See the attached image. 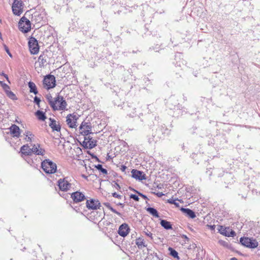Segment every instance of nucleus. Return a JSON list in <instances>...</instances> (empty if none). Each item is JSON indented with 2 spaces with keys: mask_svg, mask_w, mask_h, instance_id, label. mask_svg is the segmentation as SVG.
<instances>
[{
  "mask_svg": "<svg viewBox=\"0 0 260 260\" xmlns=\"http://www.w3.org/2000/svg\"><path fill=\"white\" fill-rule=\"evenodd\" d=\"M145 233H146V235L147 236H148V237H150L151 239H152V234L151 233H150V232H146Z\"/></svg>",
  "mask_w": 260,
  "mask_h": 260,
  "instance_id": "c03bdc74",
  "label": "nucleus"
},
{
  "mask_svg": "<svg viewBox=\"0 0 260 260\" xmlns=\"http://www.w3.org/2000/svg\"><path fill=\"white\" fill-rule=\"evenodd\" d=\"M38 62L40 67H44L47 63V56L43 54L41 55L38 59Z\"/></svg>",
  "mask_w": 260,
  "mask_h": 260,
  "instance_id": "4be33fe9",
  "label": "nucleus"
},
{
  "mask_svg": "<svg viewBox=\"0 0 260 260\" xmlns=\"http://www.w3.org/2000/svg\"><path fill=\"white\" fill-rule=\"evenodd\" d=\"M109 209L113 213L117 214L119 216H120L121 215V214L118 212V211H117L116 210H115L114 209H113L112 207H111V206H108Z\"/></svg>",
  "mask_w": 260,
  "mask_h": 260,
  "instance_id": "4c0bfd02",
  "label": "nucleus"
},
{
  "mask_svg": "<svg viewBox=\"0 0 260 260\" xmlns=\"http://www.w3.org/2000/svg\"><path fill=\"white\" fill-rule=\"evenodd\" d=\"M181 211L188 217L191 218H194L196 217V214L194 212L188 208H181Z\"/></svg>",
  "mask_w": 260,
  "mask_h": 260,
  "instance_id": "aec40b11",
  "label": "nucleus"
},
{
  "mask_svg": "<svg viewBox=\"0 0 260 260\" xmlns=\"http://www.w3.org/2000/svg\"><path fill=\"white\" fill-rule=\"evenodd\" d=\"M71 197L74 203L80 202L85 199V195L82 192L78 191L72 193Z\"/></svg>",
  "mask_w": 260,
  "mask_h": 260,
  "instance_id": "f8f14e48",
  "label": "nucleus"
},
{
  "mask_svg": "<svg viewBox=\"0 0 260 260\" xmlns=\"http://www.w3.org/2000/svg\"><path fill=\"white\" fill-rule=\"evenodd\" d=\"M240 241L245 247L255 248L258 246V243L255 239L248 237L241 238Z\"/></svg>",
  "mask_w": 260,
  "mask_h": 260,
  "instance_id": "20e7f679",
  "label": "nucleus"
},
{
  "mask_svg": "<svg viewBox=\"0 0 260 260\" xmlns=\"http://www.w3.org/2000/svg\"><path fill=\"white\" fill-rule=\"evenodd\" d=\"M49 120L50 122L49 124V125L52 128L53 131H57L60 132L61 129L60 125L59 122H57L55 120L50 118Z\"/></svg>",
  "mask_w": 260,
  "mask_h": 260,
  "instance_id": "f3484780",
  "label": "nucleus"
},
{
  "mask_svg": "<svg viewBox=\"0 0 260 260\" xmlns=\"http://www.w3.org/2000/svg\"><path fill=\"white\" fill-rule=\"evenodd\" d=\"M3 75L4 76V77L9 81L8 76L7 75L5 74H3Z\"/></svg>",
  "mask_w": 260,
  "mask_h": 260,
  "instance_id": "de8ad7c7",
  "label": "nucleus"
},
{
  "mask_svg": "<svg viewBox=\"0 0 260 260\" xmlns=\"http://www.w3.org/2000/svg\"><path fill=\"white\" fill-rule=\"evenodd\" d=\"M109 209L113 213L117 214L119 216H120L121 215V214L118 212V211H117L116 210H115L114 209H113L112 207H111V206H108Z\"/></svg>",
  "mask_w": 260,
  "mask_h": 260,
  "instance_id": "e433bc0d",
  "label": "nucleus"
},
{
  "mask_svg": "<svg viewBox=\"0 0 260 260\" xmlns=\"http://www.w3.org/2000/svg\"><path fill=\"white\" fill-rule=\"evenodd\" d=\"M46 99L47 100L50 106L51 107L52 105V103H53L54 102V99L52 98V96L50 94H48L46 95Z\"/></svg>",
  "mask_w": 260,
  "mask_h": 260,
  "instance_id": "473e14b6",
  "label": "nucleus"
},
{
  "mask_svg": "<svg viewBox=\"0 0 260 260\" xmlns=\"http://www.w3.org/2000/svg\"><path fill=\"white\" fill-rule=\"evenodd\" d=\"M0 38H2V34L0 32Z\"/></svg>",
  "mask_w": 260,
  "mask_h": 260,
  "instance_id": "3c124183",
  "label": "nucleus"
},
{
  "mask_svg": "<svg viewBox=\"0 0 260 260\" xmlns=\"http://www.w3.org/2000/svg\"><path fill=\"white\" fill-rule=\"evenodd\" d=\"M137 193L140 196H141L143 198H144V199H147V197L145 196V195H144L142 193L138 192V191H137Z\"/></svg>",
  "mask_w": 260,
  "mask_h": 260,
  "instance_id": "37998d69",
  "label": "nucleus"
},
{
  "mask_svg": "<svg viewBox=\"0 0 260 260\" xmlns=\"http://www.w3.org/2000/svg\"><path fill=\"white\" fill-rule=\"evenodd\" d=\"M183 237L185 239L188 240V238L186 235H183Z\"/></svg>",
  "mask_w": 260,
  "mask_h": 260,
  "instance_id": "8fccbe9b",
  "label": "nucleus"
},
{
  "mask_svg": "<svg viewBox=\"0 0 260 260\" xmlns=\"http://www.w3.org/2000/svg\"><path fill=\"white\" fill-rule=\"evenodd\" d=\"M160 225L166 230H170L172 229L171 223L166 220H161L160 221Z\"/></svg>",
  "mask_w": 260,
  "mask_h": 260,
  "instance_id": "b1692460",
  "label": "nucleus"
},
{
  "mask_svg": "<svg viewBox=\"0 0 260 260\" xmlns=\"http://www.w3.org/2000/svg\"><path fill=\"white\" fill-rule=\"evenodd\" d=\"M51 107L53 110H66L67 103L62 96L58 95L54 99L53 103H52Z\"/></svg>",
  "mask_w": 260,
  "mask_h": 260,
  "instance_id": "f257e3e1",
  "label": "nucleus"
},
{
  "mask_svg": "<svg viewBox=\"0 0 260 260\" xmlns=\"http://www.w3.org/2000/svg\"><path fill=\"white\" fill-rule=\"evenodd\" d=\"M130 198L134 199L136 201H139V198L138 196L136 194H132L130 195Z\"/></svg>",
  "mask_w": 260,
  "mask_h": 260,
  "instance_id": "f704fd0d",
  "label": "nucleus"
},
{
  "mask_svg": "<svg viewBox=\"0 0 260 260\" xmlns=\"http://www.w3.org/2000/svg\"><path fill=\"white\" fill-rule=\"evenodd\" d=\"M10 131L11 134L13 135V136L14 137H16L17 138L19 137L20 135V129L17 125H16L15 124H13L10 127Z\"/></svg>",
  "mask_w": 260,
  "mask_h": 260,
  "instance_id": "6ab92c4d",
  "label": "nucleus"
},
{
  "mask_svg": "<svg viewBox=\"0 0 260 260\" xmlns=\"http://www.w3.org/2000/svg\"><path fill=\"white\" fill-rule=\"evenodd\" d=\"M23 4L21 0H14L12 5V12L15 15L19 16L23 12Z\"/></svg>",
  "mask_w": 260,
  "mask_h": 260,
  "instance_id": "423d86ee",
  "label": "nucleus"
},
{
  "mask_svg": "<svg viewBox=\"0 0 260 260\" xmlns=\"http://www.w3.org/2000/svg\"><path fill=\"white\" fill-rule=\"evenodd\" d=\"M132 174L134 178L139 180H143L146 179L145 175L143 174V172L137 170H133L132 171Z\"/></svg>",
  "mask_w": 260,
  "mask_h": 260,
  "instance_id": "a211bd4d",
  "label": "nucleus"
},
{
  "mask_svg": "<svg viewBox=\"0 0 260 260\" xmlns=\"http://www.w3.org/2000/svg\"><path fill=\"white\" fill-rule=\"evenodd\" d=\"M36 115L39 120L44 121L46 118L45 113L40 110L36 112Z\"/></svg>",
  "mask_w": 260,
  "mask_h": 260,
  "instance_id": "cd10ccee",
  "label": "nucleus"
},
{
  "mask_svg": "<svg viewBox=\"0 0 260 260\" xmlns=\"http://www.w3.org/2000/svg\"><path fill=\"white\" fill-rule=\"evenodd\" d=\"M218 243H219L220 245H221L224 247H228V243L226 242V241H224L223 240H219L218 241Z\"/></svg>",
  "mask_w": 260,
  "mask_h": 260,
  "instance_id": "72a5a7b5",
  "label": "nucleus"
},
{
  "mask_svg": "<svg viewBox=\"0 0 260 260\" xmlns=\"http://www.w3.org/2000/svg\"><path fill=\"white\" fill-rule=\"evenodd\" d=\"M136 244L139 248L145 247L146 245L145 244L144 240L142 238H139L136 239Z\"/></svg>",
  "mask_w": 260,
  "mask_h": 260,
  "instance_id": "393cba45",
  "label": "nucleus"
},
{
  "mask_svg": "<svg viewBox=\"0 0 260 260\" xmlns=\"http://www.w3.org/2000/svg\"><path fill=\"white\" fill-rule=\"evenodd\" d=\"M41 166L44 171L47 174H53L56 171V164L49 159L44 160L42 162Z\"/></svg>",
  "mask_w": 260,
  "mask_h": 260,
  "instance_id": "f03ea898",
  "label": "nucleus"
},
{
  "mask_svg": "<svg viewBox=\"0 0 260 260\" xmlns=\"http://www.w3.org/2000/svg\"><path fill=\"white\" fill-rule=\"evenodd\" d=\"M126 169V167L125 166H121V170L122 171V172H124L125 171Z\"/></svg>",
  "mask_w": 260,
  "mask_h": 260,
  "instance_id": "a18cd8bd",
  "label": "nucleus"
},
{
  "mask_svg": "<svg viewBox=\"0 0 260 260\" xmlns=\"http://www.w3.org/2000/svg\"><path fill=\"white\" fill-rule=\"evenodd\" d=\"M219 231L220 234L227 237H234L236 235L235 232L229 228L221 226Z\"/></svg>",
  "mask_w": 260,
  "mask_h": 260,
  "instance_id": "dca6fc26",
  "label": "nucleus"
},
{
  "mask_svg": "<svg viewBox=\"0 0 260 260\" xmlns=\"http://www.w3.org/2000/svg\"><path fill=\"white\" fill-rule=\"evenodd\" d=\"M24 135L25 136L24 139L27 142H31L34 138V135L32 133L28 131H26L24 133Z\"/></svg>",
  "mask_w": 260,
  "mask_h": 260,
  "instance_id": "5701e85b",
  "label": "nucleus"
},
{
  "mask_svg": "<svg viewBox=\"0 0 260 260\" xmlns=\"http://www.w3.org/2000/svg\"><path fill=\"white\" fill-rule=\"evenodd\" d=\"M28 87L30 89V90H29L30 92L34 93L35 94L38 93V91H37L36 86L34 82H28Z\"/></svg>",
  "mask_w": 260,
  "mask_h": 260,
  "instance_id": "a878e982",
  "label": "nucleus"
},
{
  "mask_svg": "<svg viewBox=\"0 0 260 260\" xmlns=\"http://www.w3.org/2000/svg\"><path fill=\"white\" fill-rule=\"evenodd\" d=\"M79 131L80 134L85 137L92 134L91 123L90 122L83 121L79 126Z\"/></svg>",
  "mask_w": 260,
  "mask_h": 260,
  "instance_id": "7ed1b4c3",
  "label": "nucleus"
},
{
  "mask_svg": "<svg viewBox=\"0 0 260 260\" xmlns=\"http://www.w3.org/2000/svg\"><path fill=\"white\" fill-rule=\"evenodd\" d=\"M34 102L37 104L39 105L40 102H41V100L39 98H38L37 96H35L34 98Z\"/></svg>",
  "mask_w": 260,
  "mask_h": 260,
  "instance_id": "ea45409f",
  "label": "nucleus"
},
{
  "mask_svg": "<svg viewBox=\"0 0 260 260\" xmlns=\"http://www.w3.org/2000/svg\"><path fill=\"white\" fill-rule=\"evenodd\" d=\"M146 210L153 216L155 217H159L158 213L155 209L152 207H148V208H147Z\"/></svg>",
  "mask_w": 260,
  "mask_h": 260,
  "instance_id": "bb28decb",
  "label": "nucleus"
},
{
  "mask_svg": "<svg viewBox=\"0 0 260 260\" xmlns=\"http://www.w3.org/2000/svg\"><path fill=\"white\" fill-rule=\"evenodd\" d=\"M57 183L59 189L63 191H67L72 187V184L69 182L68 177L59 179Z\"/></svg>",
  "mask_w": 260,
  "mask_h": 260,
  "instance_id": "0eeeda50",
  "label": "nucleus"
},
{
  "mask_svg": "<svg viewBox=\"0 0 260 260\" xmlns=\"http://www.w3.org/2000/svg\"><path fill=\"white\" fill-rule=\"evenodd\" d=\"M20 151L23 154L25 155H30L31 148L28 144L23 145L21 147Z\"/></svg>",
  "mask_w": 260,
  "mask_h": 260,
  "instance_id": "412c9836",
  "label": "nucleus"
},
{
  "mask_svg": "<svg viewBox=\"0 0 260 260\" xmlns=\"http://www.w3.org/2000/svg\"><path fill=\"white\" fill-rule=\"evenodd\" d=\"M109 209L113 213L117 214L119 216H120L121 215V214L118 212V211H117L116 210H115L114 209H113L112 207H111V206H108Z\"/></svg>",
  "mask_w": 260,
  "mask_h": 260,
  "instance_id": "c9c22d12",
  "label": "nucleus"
},
{
  "mask_svg": "<svg viewBox=\"0 0 260 260\" xmlns=\"http://www.w3.org/2000/svg\"><path fill=\"white\" fill-rule=\"evenodd\" d=\"M5 50L7 52V53L8 54V55L11 57H12V55L11 54V53H10V52L9 51V50L8 49V48L5 46Z\"/></svg>",
  "mask_w": 260,
  "mask_h": 260,
  "instance_id": "79ce46f5",
  "label": "nucleus"
},
{
  "mask_svg": "<svg viewBox=\"0 0 260 260\" xmlns=\"http://www.w3.org/2000/svg\"><path fill=\"white\" fill-rule=\"evenodd\" d=\"M129 232V228L127 224L123 223L119 228L118 234L120 236L125 237Z\"/></svg>",
  "mask_w": 260,
  "mask_h": 260,
  "instance_id": "2eb2a0df",
  "label": "nucleus"
},
{
  "mask_svg": "<svg viewBox=\"0 0 260 260\" xmlns=\"http://www.w3.org/2000/svg\"><path fill=\"white\" fill-rule=\"evenodd\" d=\"M55 78L53 75L46 76L43 80L44 87L49 89L53 88L55 86Z\"/></svg>",
  "mask_w": 260,
  "mask_h": 260,
  "instance_id": "6e6552de",
  "label": "nucleus"
},
{
  "mask_svg": "<svg viewBox=\"0 0 260 260\" xmlns=\"http://www.w3.org/2000/svg\"><path fill=\"white\" fill-rule=\"evenodd\" d=\"M96 145V141L92 138L90 137V136H85L84 137V140L83 142V146L88 149H92L94 148Z\"/></svg>",
  "mask_w": 260,
  "mask_h": 260,
  "instance_id": "9d476101",
  "label": "nucleus"
},
{
  "mask_svg": "<svg viewBox=\"0 0 260 260\" xmlns=\"http://www.w3.org/2000/svg\"><path fill=\"white\" fill-rule=\"evenodd\" d=\"M45 153L44 149L41 148L40 145L39 144H34L31 148L30 155L32 153L36 155H43Z\"/></svg>",
  "mask_w": 260,
  "mask_h": 260,
  "instance_id": "ddd939ff",
  "label": "nucleus"
},
{
  "mask_svg": "<svg viewBox=\"0 0 260 260\" xmlns=\"http://www.w3.org/2000/svg\"><path fill=\"white\" fill-rule=\"evenodd\" d=\"M0 84L3 87V89L5 90V92H7L10 90V87L6 83L3 82L2 81H0Z\"/></svg>",
  "mask_w": 260,
  "mask_h": 260,
  "instance_id": "2f4dec72",
  "label": "nucleus"
},
{
  "mask_svg": "<svg viewBox=\"0 0 260 260\" xmlns=\"http://www.w3.org/2000/svg\"><path fill=\"white\" fill-rule=\"evenodd\" d=\"M66 122L70 128H76L77 127V120L78 117L74 114H70L67 115L66 117Z\"/></svg>",
  "mask_w": 260,
  "mask_h": 260,
  "instance_id": "9b49d317",
  "label": "nucleus"
},
{
  "mask_svg": "<svg viewBox=\"0 0 260 260\" xmlns=\"http://www.w3.org/2000/svg\"><path fill=\"white\" fill-rule=\"evenodd\" d=\"M168 250L170 251V254L172 256H173L174 258H177V259H180L178 252L175 249H174L173 248L169 247Z\"/></svg>",
  "mask_w": 260,
  "mask_h": 260,
  "instance_id": "c85d7f7f",
  "label": "nucleus"
},
{
  "mask_svg": "<svg viewBox=\"0 0 260 260\" xmlns=\"http://www.w3.org/2000/svg\"><path fill=\"white\" fill-rule=\"evenodd\" d=\"M168 202L169 203H171V204H174V205H176V206H178V203H176L175 202V200H174L173 199H169L168 200Z\"/></svg>",
  "mask_w": 260,
  "mask_h": 260,
  "instance_id": "58836bf2",
  "label": "nucleus"
},
{
  "mask_svg": "<svg viewBox=\"0 0 260 260\" xmlns=\"http://www.w3.org/2000/svg\"><path fill=\"white\" fill-rule=\"evenodd\" d=\"M114 186L117 189L120 188L119 185L116 183L115 184Z\"/></svg>",
  "mask_w": 260,
  "mask_h": 260,
  "instance_id": "49530a36",
  "label": "nucleus"
},
{
  "mask_svg": "<svg viewBox=\"0 0 260 260\" xmlns=\"http://www.w3.org/2000/svg\"><path fill=\"white\" fill-rule=\"evenodd\" d=\"M157 195L158 197H160L163 195V193L162 192H158L157 193Z\"/></svg>",
  "mask_w": 260,
  "mask_h": 260,
  "instance_id": "09e8293b",
  "label": "nucleus"
},
{
  "mask_svg": "<svg viewBox=\"0 0 260 260\" xmlns=\"http://www.w3.org/2000/svg\"><path fill=\"white\" fill-rule=\"evenodd\" d=\"M86 206L89 209L95 210L99 208L101 205L98 200L91 199L90 200H87Z\"/></svg>",
  "mask_w": 260,
  "mask_h": 260,
  "instance_id": "4468645a",
  "label": "nucleus"
},
{
  "mask_svg": "<svg viewBox=\"0 0 260 260\" xmlns=\"http://www.w3.org/2000/svg\"><path fill=\"white\" fill-rule=\"evenodd\" d=\"M28 46L30 52L32 54H37L39 50L37 40L34 38H30L28 41Z\"/></svg>",
  "mask_w": 260,
  "mask_h": 260,
  "instance_id": "1a4fd4ad",
  "label": "nucleus"
},
{
  "mask_svg": "<svg viewBox=\"0 0 260 260\" xmlns=\"http://www.w3.org/2000/svg\"><path fill=\"white\" fill-rule=\"evenodd\" d=\"M95 168L98 170L100 171L101 172H102L103 174H107V170L104 169V168H103L101 165L99 164V165L95 166Z\"/></svg>",
  "mask_w": 260,
  "mask_h": 260,
  "instance_id": "7c9ffc66",
  "label": "nucleus"
},
{
  "mask_svg": "<svg viewBox=\"0 0 260 260\" xmlns=\"http://www.w3.org/2000/svg\"><path fill=\"white\" fill-rule=\"evenodd\" d=\"M113 197L116 198H120L121 197V195L117 193L116 192H114L112 193Z\"/></svg>",
  "mask_w": 260,
  "mask_h": 260,
  "instance_id": "a19ab883",
  "label": "nucleus"
},
{
  "mask_svg": "<svg viewBox=\"0 0 260 260\" xmlns=\"http://www.w3.org/2000/svg\"><path fill=\"white\" fill-rule=\"evenodd\" d=\"M31 27L30 22L24 17L21 18L19 22V28L23 32H28Z\"/></svg>",
  "mask_w": 260,
  "mask_h": 260,
  "instance_id": "39448f33",
  "label": "nucleus"
},
{
  "mask_svg": "<svg viewBox=\"0 0 260 260\" xmlns=\"http://www.w3.org/2000/svg\"><path fill=\"white\" fill-rule=\"evenodd\" d=\"M6 93L7 96L9 98H10V99H11L12 100L16 99V96L15 94L13 92L10 91V90H9L8 91L6 92Z\"/></svg>",
  "mask_w": 260,
  "mask_h": 260,
  "instance_id": "c756f323",
  "label": "nucleus"
}]
</instances>
